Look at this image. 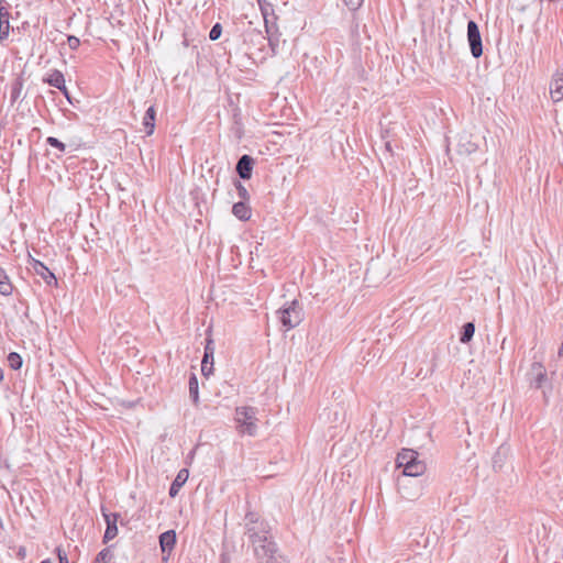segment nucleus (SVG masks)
Wrapping results in <instances>:
<instances>
[{"instance_id": "f257e3e1", "label": "nucleus", "mask_w": 563, "mask_h": 563, "mask_svg": "<svg viewBox=\"0 0 563 563\" xmlns=\"http://www.w3.org/2000/svg\"><path fill=\"white\" fill-rule=\"evenodd\" d=\"M254 553L260 563H286L277 553L276 544L266 536L253 532L250 534Z\"/></svg>"}, {"instance_id": "f03ea898", "label": "nucleus", "mask_w": 563, "mask_h": 563, "mask_svg": "<svg viewBox=\"0 0 563 563\" xmlns=\"http://www.w3.org/2000/svg\"><path fill=\"white\" fill-rule=\"evenodd\" d=\"M236 429L241 434L254 437L257 434V409L251 406H242L235 409Z\"/></svg>"}, {"instance_id": "7ed1b4c3", "label": "nucleus", "mask_w": 563, "mask_h": 563, "mask_svg": "<svg viewBox=\"0 0 563 563\" xmlns=\"http://www.w3.org/2000/svg\"><path fill=\"white\" fill-rule=\"evenodd\" d=\"M278 314L279 321L286 330L296 328L303 319L302 308L296 299H294L289 305L280 308L278 310Z\"/></svg>"}, {"instance_id": "20e7f679", "label": "nucleus", "mask_w": 563, "mask_h": 563, "mask_svg": "<svg viewBox=\"0 0 563 563\" xmlns=\"http://www.w3.org/2000/svg\"><path fill=\"white\" fill-rule=\"evenodd\" d=\"M467 40L472 55L478 58L483 54V46L478 26L474 21H468L467 23Z\"/></svg>"}, {"instance_id": "39448f33", "label": "nucleus", "mask_w": 563, "mask_h": 563, "mask_svg": "<svg viewBox=\"0 0 563 563\" xmlns=\"http://www.w3.org/2000/svg\"><path fill=\"white\" fill-rule=\"evenodd\" d=\"M29 264L31 268L34 271V273L43 278V280L52 286L57 285V279L55 275L46 267L42 262L34 258L30 253L27 254Z\"/></svg>"}, {"instance_id": "423d86ee", "label": "nucleus", "mask_w": 563, "mask_h": 563, "mask_svg": "<svg viewBox=\"0 0 563 563\" xmlns=\"http://www.w3.org/2000/svg\"><path fill=\"white\" fill-rule=\"evenodd\" d=\"M528 375L530 385L536 388H541L548 382L547 369L541 362L532 363Z\"/></svg>"}, {"instance_id": "0eeeda50", "label": "nucleus", "mask_w": 563, "mask_h": 563, "mask_svg": "<svg viewBox=\"0 0 563 563\" xmlns=\"http://www.w3.org/2000/svg\"><path fill=\"white\" fill-rule=\"evenodd\" d=\"M550 96L554 102L563 100V67L558 69L550 82Z\"/></svg>"}, {"instance_id": "6e6552de", "label": "nucleus", "mask_w": 563, "mask_h": 563, "mask_svg": "<svg viewBox=\"0 0 563 563\" xmlns=\"http://www.w3.org/2000/svg\"><path fill=\"white\" fill-rule=\"evenodd\" d=\"M102 515H103L106 523H107L106 532L103 536V541L108 542V541L114 539L118 534L117 521H118L119 515L118 514H107L103 509H102Z\"/></svg>"}, {"instance_id": "1a4fd4ad", "label": "nucleus", "mask_w": 563, "mask_h": 563, "mask_svg": "<svg viewBox=\"0 0 563 563\" xmlns=\"http://www.w3.org/2000/svg\"><path fill=\"white\" fill-rule=\"evenodd\" d=\"M45 81L57 89H59L67 99H69L68 90L65 85V78L62 71L59 70H52L48 75Z\"/></svg>"}, {"instance_id": "9d476101", "label": "nucleus", "mask_w": 563, "mask_h": 563, "mask_svg": "<svg viewBox=\"0 0 563 563\" xmlns=\"http://www.w3.org/2000/svg\"><path fill=\"white\" fill-rule=\"evenodd\" d=\"M253 158L249 155H243L238 164H236V172L239 176L243 179H250L252 175V168H253Z\"/></svg>"}, {"instance_id": "9b49d317", "label": "nucleus", "mask_w": 563, "mask_h": 563, "mask_svg": "<svg viewBox=\"0 0 563 563\" xmlns=\"http://www.w3.org/2000/svg\"><path fill=\"white\" fill-rule=\"evenodd\" d=\"M10 13L4 7H0V41L8 38L10 33Z\"/></svg>"}, {"instance_id": "f8f14e48", "label": "nucleus", "mask_w": 563, "mask_h": 563, "mask_svg": "<svg viewBox=\"0 0 563 563\" xmlns=\"http://www.w3.org/2000/svg\"><path fill=\"white\" fill-rule=\"evenodd\" d=\"M418 461V453L413 450L405 449L397 456V466L406 467L407 465Z\"/></svg>"}, {"instance_id": "ddd939ff", "label": "nucleus", "mask_w": 563, "mask_h": 563, "mask_svg": "<svg viewBox=\"0 0 563 563\" xmlns=\"http://www.w3.org/2000/svg\"><path fill=\"white\" fill-rule=\"evenodd\" d=\"M232 213L241 221H247L251 218L252 210L244 201L235 202L232 207Z\"/></svg>"}, {"instance_id": "4468645a", "label": "nucleus", "mask_w": 563, "mask_h": 563, "mask_svg": "<svg viewBox=\"0 0 563 563\" xmlns=\"http://www.w3.org/2000/svg\"><path fill=\"white\" fill-rule=\"evenodd\" d=\"M176 543V533L174 530L165 531L159 536V544L163 552L172 551Z\"/></svg>"}, {"instance_id": "2eb2a0df", "label": "nucleus", "mask_w": 563, "mask_h": 563, "mask_svg": "<svg viewBox=\"0 0 563 563\" xmlns=\"http://www.w3.org/2000/svg\"><path fill=\"white\" fill-rule=\"evenodd\" d=\"M155 117H156V110L154 106H151L143 118V126L145 130L146 135H152L154 133L155 129Z\"/></svg>"}, {"instance_id": "dca6fc26", "label": "nucleus", "mask_w": 563, "mask_h": 563, "mask_svg": "<svg viewBox=\"0 0 563 563\" xmlns=\"http://www.w3.org/2000/svg\"><path fill=\"white\" fill-rule=\"evenodd\" d=\"M187 479H188V471L185 468L180 470L178 472L176 478L174 479V482L170 485L169 496L175 497L178 494L180 487L186 483Z\"/></svg>"}, {"instance_id": "f3484780", "label": "nucleus", "mask_w": 563, "mask_h": 563, "mask_svg": "<svg viewBox=\"0 0 563 563\" xmlns=\"http://www.w3.org/2000/svg\"><path fill=\"white\" fill-rule=\"evenodd\" d=\"M426 464L424 462L418 460L415 463H411L404 467V475L410 476V477H417L422 475L426 472Z\"/></svg>"}, {"instance_id": "a211bd4d", "label": "nucleus", "mask_w": 563, "mask_h": 563, "mask_svg": "<svg viewBox=\"0 0 563 563\" xmlns=\"http://www.w3.org/2000/svg\"><path fill=\"white\" fill-rule=\"evenodd\" d=\"M13 286L9 279L7 272L0 267V294L2 296H10L12 294Z\"/></svg>"}, {"instance_id": "6ab92c4d", "label": "nucleus", "mask_w": 563, "mask_h": 563, "mask_svg": "<svg viewBox=\"0 0 563 563\" xmlns=\"http://www.w3.org/2000/svg\"><path fill=\"white\" fill-rule=\"evenodd\" d=\"M209 357L211 360H213V350L209 347V345L206 346V350H205V355H203V360L201 362V372H202V375L208 377L211 373H212V362L210 363V365L208 364L209 363Z\"/></svg>"}, {"instance_id": "aec40b11", "label": "nucleus", "mask_w": 563, "mask_h": 563, "mask_svg": "<svg viewBox=\"0 0 563 563\" xmlns=\"http://www.w3.org/2000/svg\"><path fill=\"white\" fill-rule=\"evenodd\" d=\"M475 333V325L473 322H467L463 325V332L461 335L460 341L462 343H467L472 340L473 335Z\"/></svg>"}, {"instance_id": "412c9836", "label": "nucleus", "mask_w": 563, "mask_h": 563, "mask_svg": "<svg viewBox=\"0 0 563 563\" xmlns=\"http://www.w3.org/2000/svg\"><path fill=\"white\" fill-rule=\"evenodd\" d=\"M189 395L195 404L199 401L198 378L195 374L189 378Z\"/></svg>"}, {"instance_id": "4be33fe9", "label": "nucleus", "mask_w": 563, "mask_h": 563, "mask_svg": "<svg viewBox=\"0 0 563 563\" xmlns=\"http://www.w3.org/2000/svg\"><path fill=\"white\" fill-rule=\"evenodd\" d=\"M257 1H258V4H260L262 14H263L265 24L267 25L268 18L271 15H273V12H274L273 5L267 0H257Z\"/></svg>"}, {"instance_id": "5701e85b", "label": "nucleus", "mask_w": 563, "mask_h": 563, "mask_svg": "<svg viewBox=\"0 0 563 563\" xmlns=\"http://www.w3.org/2000/svg\"><path fill=\"white\" fill-rule=\"evenodd\" d=\"M8 363L12 369H20L22 366V357L15 352H11L8 355Z\"/></svg>"}, {"instance_id": "b1692460", "label": "nucleus", "mask_w": 563, "mask_h": 563, "mask_svg": "<svg viewBox=\"0 0 563 563\" xmlns=\"http://www.w3.org/2000/svg\"><path fill=\"white\" fill-rule=\"evenodd\" d=\"M331 416H333V420L336 421L339 418V412L336 410L332 411L330 409H324L322 413H320L319 419L323 422L330 420Z\"/></svg>"}, {"instance_id": "393cba45", "label": "nucleus", "mask_w": 563, "mask_h": 563, "mask_svg": "<svg viewBox=\"0 0 563 563\" xmlns=\"http://www.w3.org/2000/svg\"><path fill=\"white\" fill-rule=\"evenodd\" d=\"M47 143L52 147H55V148L59 150L60 152H64L66 150V145L56 137H53V136L47 137Z\"/></svg>"}, {"instance_id": "a878e982", "label": "nucleus", "mask_w": 563, "mask_h": 563, "mask_svg": "<svg viewBox=\"0 0 563 563\" xmlns=\"http://www.w3.org/2000/svg\"><path fill=\"white\" fill-rule=\"evenodd\" d=\"M221 33H222L221 25L219 23H217L210 30L209 37H210V40L216 41L221 36Z\"/></svg>"}, {"instance_id": "bb28decb", "label": "nucleus", "mask_w": 563, "mask_h": 563, "mask_svg": "<svg viewBox=\"0 0 563 563\" xmlns=\"http://www.w3.org/2000/svg\"><path fill=\"white\" fill-rule=\"evenodd\" d=\"M236 189L240 198L243 200L249 198L247 189L240 181H236Z\"/></svg>"}, {"instance_id": "cd10ccee", "label": "nucleus", "mask_w": 563, "mask_h": 563, "mask_svg": "<svg viewBox=\"0 0 563 563\" xmlns=\"http://www.w3.org/2000/svg\"><path fill=\"white\" fill-rule=\"evenodd\" d=\"M350 10L358 9L364 0H343Z\"/></svg>"}, {"instance_id": "c85d7f7f", "label": "nucleus", "mask_w": 563, "mask_h": 563, "mask_svg": "<svg viewBox=\"0 0 563 563\" xmlns=\"http://www.w3.org/2000/svg\"><path fill=\"white\" fill-rule=\"evenodd\" d=\"M56 553H57L59 563H69L68 556L62 548H56Z\"/></svg>"}, {"instance_id": "c756f323", "label": "nucleus", "mask_w": 563, "mask_h": 563, "mask_svg": "<svg viewBox=\"0 0 563 563\" xmlns=\"http://www.w3.org/2000/svg\"><path fill=\"white\" fill-rule=\"evenodd\" d=\"M67 43H68L69 48L76 49V48H78L80 41L76 36H68Z\"/></svg>"}, {"instance_id": "7c9ffc66", "label": "nucleus", "mask_w": 563, "mask_h": 563, "mask_svg": "<svg viewBox=\"0 0 563 563\" xmlns=\"http://www.w3.org/2000/svg\"><path fill=\"white\" fill-rule=\"evenodd\" d=\"M251 36L255 37V41L258 42V44L263 45L266 41V37L262 34V32H252L250 33Z\"/></svg>"}, {"instance_id": "2f4dec72", "label": "nucleus", "mask_w": 563, "mask_h": 563, "mask_svg": "<svg viewBox=\"0 0 563 563\" xmlns=\"http://www.w3.org/2000/svg\"><path fill=\"white\" fill-rule=\"evenodd\" d=\"M107 556V550H102L96 558L95 563H104Z\"/></svg>"}, {"instance_id": "473e14b6", "label": "nucleus", "mask_w": 563, "mask_h": 563, "mask_svg": "<svg viewBox=\"0 0 563 563\" xmlns=\"http://www.w3.org/2000/svg\"><path fill=\"white\" fill-rule=\"evenodd\" d=\"M476 150V145L473 144V143H467V145L465 146V150L464 152L466 153H472ZM460 152H463V150L461 148Z\"/></svg>"}, {"instance_id": "72a5a7b5", "label": "nucleus", "mask_w": 563, "mask_h": 563, "mask_svg": "<svg viewBox=\"0 0 563 563\" xmlns=\"http://www.w3.org/2000/svg\"><path fill=\"white\" fill-rule=\"evenodd\" d=\"M421 494L420 493H416V494H408L406 496V498H409V499H417Z\"/></svg>"}, {"instance_id": "f704fd0d", "label": "nucleus", "mask_w": 563, "mask_h": 563, "mask_svg": "<svg viewBox=\"0 0 563 563\" xmlns=\"http://www.w3.org/2000/svg\"><path fill=\"white\" fill-rule=\"evenodd\" d=\"M19 556L20 558H24L25 556V549L24 548H21L18 552Z\"/></svg>"}, {"instance_id": "c9c22d12", "label": "nucleus", "mask_w": 563, "mask_h": 563, "mask_svg": "<svg viewBox=\"0 0 563 563\" xmlns=\"http://www.w3.org/2000/svg\"><path fill=\"white\" fill-rule=\"evenodd\" d=\"M41 563H53V562H52V560L46 559V560H43Z\"/></svg>"}, {"instance_id": "e433bc0d", "label": "nucleus", "mask_w": 563, "mask_h": 563, "mask_svg": "<svg viewBox=\"0 0 563 563\" xmlns=\"http://www.w3.org/2000/svg\"><path fill=\"white\" fill-rule=\"evenodd\" d=\"M3 379V372L2 369L0 368V382Z\"/></svg>"}]
</instances>
